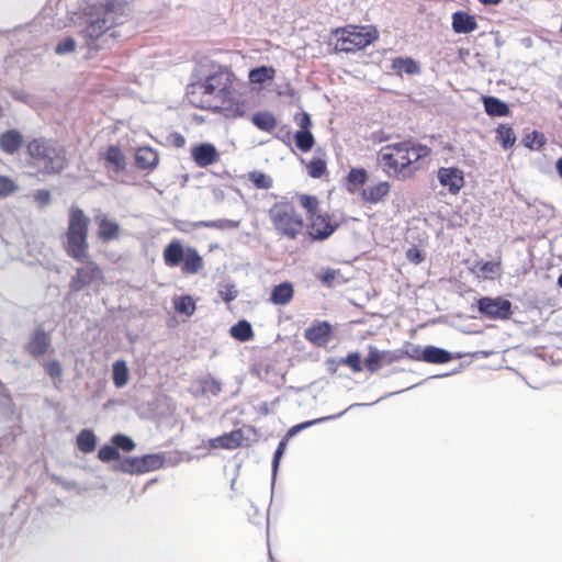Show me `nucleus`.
<instances>
[{
	"instance_id": "22",
	"label": "nucleus",
	"mask_w": 562,
	"mask_h": 562,
	"mask_svg": "<svg viewBox=\"0 0 562 562\" xmlns=\"http://www.w3.org/2000/svg\"><path fill=\"white\" fill-rule=\"evenodd\" d=\"M24 144L22 133L16 130H8L0 134V149L7 155L16 154Z\"/></svg>"
},
{
	"instance_id": "52",
	"label": "nucleus",
	"mask_w": 562,
	"mask_h": 562,
	"mask_svg": "<svg viewBox=\"0 0 562 562\" xmlns=\"http://www.w3.org/2000/svg\"><path fill=\"white\" fill-rule=\"evenodd\" d=\"M33 198L40 206H46L50 202V192L48 190L41 189L34 192Z\"/></svg>"
},
{
	"instance_id": "46",
	"label": "nucleus",
	"mask_w": 562,
	"mask_h": 562,
	"mask_svg": "<svg viewBox=\"0 0 562 562\" xmlns=\"http://www.w3.org/2000/svg\"><path fill=\"white\" fill-rule=\"evenodd\" d=\"M98 458L102 462H110L120 458V452L114 446L104 445L98 451Z\"/></svg>"
},
{
	"instance_id": "35",
	"label": "nucleus",
	"mask_w": 562,
	"mask_h": 562,
	"mask_svg": "<svg viewBox=\"0 0 562 562\" xmlns=\"http://www.w3.org/2000/svg\"><path fill=\"white\" fill-rule=\"evenodd\" d=\"M502 268L501 260L476 262L474 269L476 273L484 279H494L499 274Z\"/></svg>"
},
{
	"instance_id": "6",
	"label": "nucleus",
	"mask_w": 562,
	"mask_h": 562,
	"mask_svg": "<svg viewBox=\"0 0 562 562\" xmlns=\"http://www.w3.org/2000/svg\"><path fill=\"white\" fill-rule=\"evenodd\" d=\"M269 218L279 235L294 240L304 229V220L295 205L288 201L277 202L269 210Z\"/></svg>"
},
{
	"instance_id": "23",
	"label": "nucleus",
	"mask_w": 562,
	"mask_h": 562,
	"mask_svg": "<svg viewBox=\"0 0 562 562\" xmlns=\"http://www.w3.org/2000/svg\"><path fill=\"white\" fill-rule=\"evenodd\" d=\"M391 186L387 181H380L362 189L360 196L363 202L375 204L381 202L390 193Z\"/></svg>"
},
{
	"instance_id": "4",
	"label": "nucleus",
	"mask_w": 562,
	"mask_h": 562,
	"mask_svg": "<svg viewBox=\"0 0 562 562\" xmlns=\"http://www.w3.org/2000/svg\"><path fill=\"white\" fill-rule=\"evenodd\" d=\"M89 226L90 218L85 211L77 205L70 206L64 241V250L68 257L77 261H83L88 257Z\"/></svg>"
},
{
	"instance_id": "60",
	"label": "nucleus",
	"mask_w": 562,
	"mask_h": 562,
	"mask_svg": "<svg viewBox=\"0 0 562 562\" xmlns=\"http://www.w3.org/2000/svg\"><path fill=\"white\" fill-rule=\"evenodd\" d=\"M555 169H557L559 177L562 179V157L557 160Z\"/></svg>"
},
{
	"instance_id": "55",
	"label": "nucleus",
	"mask_w": 562,
	"mask_h": 562,
	"mask_svg": "<svg viewBox=\"0 0 562 562\" xmlns=\"http://www.w3.org/2000/svg\"><path fill=\"white\" fill-rule=\"evenodd\" d=\"M205 389H207L213 394H217L221 391V384L216 380L211 379L210 381L205 382Z\"/></svg>"
},
{
	"instance_id": "2",
	"label": "nucleus",
	"mask_w": 562,
	"mask_h": 562,
	"mask_svg": "<svg viewBox=\"0 0 562 562\" xmlns=\"http://www.w3.org/2000/svg\"><path fill=\"white\" fill-rule=\"evenodd\" d=\"M431 149L412 138L383 146L378 153V161L382 170L397 180L412 179L423 169L424 160Z\"/></svg>"
},
{
	"instance_id": "27",
	"label": "nucleus",
	"mask_w": 562,
	"mask_h": 562,
	"mask_svg": "<svg viewBox=\"0 0 562 562\" xmlns=\"http://www.w3.org/2000/svg\"><path fill=\"white\" fill-rule=\"evenodd\" d=\"M412 358L422 359L423 361L428 362V363L441 364V363L449 362L451 360V355H450V352H448L445 349L434 347V346H428L423 350L422 357L412 356Z\"/></svg>"
},
{
	"instance_id": "40",
	"label": "nucleus",
	"mask_w": 562,
	"mask_h": 562,
	"mask_svg": "<svg viewBox=\"0 0 562 562\" xmlns=\"http://www.w3.org/2000/svg\"><path fill=\"white\" fill-rule=\"evenodd\" d=\"M307 173L314 179L322 178L327 172V162L324 157H313L306 165Z\"/></svg>"
},
{
	"instance_id": "42",
	"label": "nucleus",
	"mask_w": 562,
	"mask_h": 562,
	"mask_svg": "<svg viewBox=\"0 0 562 562\" xmlns=\"http://www.w3.org/2000/svg\"><path fill=\"white\" fill-rule=\"evenodd\" d=\"M247 178L257 189L268 190L272 187V179L261 171H251Z\"/></svg>"
},
{
	"instance_id": "34",
	"label": "nucleus",
	"mask_w": 562,
	"mask_h": 562,
	"mask_svg": "<svg viewBox=\"0 0 562 562\" xmlns=\"http://www.w3.org/2000/svg\"><path fill=\"white\" fill-rule=\"evenodd\" d=\"M76 445L81 452L90 453L97 446L95 435L90 429H82L77 436Z\"/></svg>"
},
{
	"instance_id": "38",
	"label": "nucleus",
	"mask_w": 562,
	"mask_h": 562,
	"mask_svg": "<svg viewBox=\"0 0 562 562\" xmlns=\"http://www.w3.org/2000/svg\"><path fill=\"white\" fill-rule=\"evenodd\" d=\"M128 368L124 360H117L113 363L112 379L116 387H123L128 381Z\"/></svg>"
},
{
	"instance_id": "45",
	"label": "nucleus",
	"mask_w": 562,
	"mask_h": 562,
	"mask_svg": "<svg viewBox=\"0 0 562 562\" xmlns=\"http://www.w3.org/2000/svg\"><path fill=\"white\" fill-rule=\"evenodd\" d=\"M300 204L306 210L307 216L314 213H319L318 199L314 195L302 194L299 198Z\"/></svg>"
},
{
	"instance_id": "39",
	"label": "nucleus",
	"mask_w": 562,
	"mask_h": 562,
	"mask_svg": "<svg viewBox=\"0 0 562 562\" xmlns=\"http://www.w3.org/2000/svg\"><path fill=\"white\" fill-rule=\"evenodd\" d=\"M173 308L179 314L191 316L195 312V302L190 295H181L173 299Z\"/></svg>"
},
{
	"instance_id": "7",
	"label": "nucleus",
	"mask_w": 562,
	"mask_h": 562,
	"mask_svg": "<svg viewBox=\"0 0 562 562\" xmlns=\"http://www.w3.org/2000/svg\"><path fill=\"white\" fill-rule=\"evenodd\" d=\"M165 265L173 268L180 263L184 274H195L203 268V258L193 247L184 248L180 240H171L162 251Z\"/></svg>"
},
{
	"instance_id": "1",
	"label": "nucleus",
	"mask_w": 562,
	"mask_h": 562,
	"mask_svg": "<svg viewBox=\"0 0 562 562\" xmlns=\"http://www.w3.org/2000/svg\"><path fill=\"white\" fill-rule=\"evenodd\" d=\"M245 82L228 65L216 64L210 72L191 86V103L225 119L236 120L247 113Z\"/></svg>"
},
{
	"instance_id": "31",
	"label": "nucleus",
	"mask_w": 562,
	"mask_h": 562,
	"mask_svg": "<svg viewBox=\"0 0 562 562\" xmlns=\"http://www.w3.org/2000/svg\"><path fill=\"white\" fill-rule=\"evenodd\" d=\"M276 74L277 70L272 66H260L250 69L248 79L252 85H262L267 81H272L276 77Z\"/></svg>"
},
{
	"instance_id": "50",
	"label": "nucleus",
	"mask_w": 562,
	"mask_h": 562,
	"mask_svg": "<svg viewBox=\"0 0 562 562\" xmlns=\"http://www.w3.org/2000/svg\"><path fill=\"white\" fill-rule=\"evenodd\" d=\"M220 295L224 302L229 303L237 297L238 291L236 290L235 285L227 284L220 290Z\"/></svg>"
},
{
	"instance_id": "20",
	"label": "nucleus",
	"mask_w": 562,
	"mask_h": 562,
	"mask_svg": "<svg viewBox=\"0 0 562 562\" xmlns=\"http://www.w3.org/2000/svg\"><path fill=\"white\" fill-rule=\"evenodd\" d=\"M326 418H318V419H313V420H307V422H304V423H301V424H297L293 427H291L285 436L283 437V439L279 442L278 447H277V450L274 451V456H273V461H272V465H273V470L276 471L279 467V463H280V460L286 449V445L289 442V440L295 436L297 432H300L301 430L303 429H306L308 427H311L312 425H315L317 423H321L323 420H325Z\"/></svg>"
},
{
	"instance_id": "9",
	"label": "nucleus",
	"mask_w": 562,
	"mask_h": 562,
	"mask_svg": "<svg viewBox=\"0 0 562 562\" xmlns=\"http://www.w3.org/2000/svg\"><path fill=\"white\" fill-rule=\"evenodd\" d=\"M164 462V458L156 453L143 457H127L121 461L119 469L124 473L142 474L162 468Z\"/></svg>"
},
{
	"instance_id": "8",
	"label": "nucleus",
	"mask_w": 562,
	"mask_h": 562,
	"mask_svg": "<svg viewBox=\"0 0 562 562\" xmlns=\"http://www.w3.org/2000/svg\"><path fill=\"white\" fill-rule=\"evenodd\" d=\"M339 227L334 216L319 212L307 216V233L313 240H325L329 238Z\"/></svg>"
},
{
	"instance_id": "56",
	"label": "nucleus",
	"mask_w": 562,
	"mask_h": 562,
	"mask_svg": "<svg viewBox=\"0 0 562 562\" xmlns=\"http://www.w3.org/2000/svg\"><path fill=\"white\" fill-rule=\"evenodd\" d=\"M201 225L204 227H209V228H223L224 227L222 221L202 222Z\"/></svg>"
},
{
	"instance_id": "59",
	"label": "nucleus",
	"mask_w": 562,
	"mask_h": 562,
	"mask_svg": "<svg viewBox=\"0 0 562 562\" xmlns=\"http://www.w3.org/2000/svg\"><path fill=\"white\" fill-rule=\"evenodd\" d=\"M503 0H479V2H481L482 4L484 5H497L502 2Z\"/></svg>"
},
{
	"instance_id": "10",
	"label": "nucleus",
	"mask_w": 562,
	"mask_h": 562,
	"mask_svg": "<svg viewBox=\"0 0 562 562\" xmlns=\"http://www.w3.org/2000/svg\"><path fill=\"white\" fill-rule=\"evenodd\" d=\"M103 280L104 274L101 267L97 262L88 260L83 266L76 269L70 279L69 288L71 292H79L93 282H102Z\"/></svg>"
},
{
	"instance_id": "12",
	"label": "nucleus",
	"mask_w": 562,
	"mask_h": 562,
	"mask_svg": "<svg viewBox=\"0 0 562 562\" xmlns=\"http://www.w3.org/2000/svg\"><path fill=\"white\" fill-rule=\"evenodd\" d=\"M133 0H103L97 10L111 20L114 25L123 23V19L126 18L131 11V3Z\"/></svg>"
},
{
	"instance_id": "61",
	"label": "nucleus",
	"mask_w": 562,
	"mask_h": 562,
	"mask_svg": "<svg viewBox=\"0 0 562 562\" xmlns=\"http://www.w3.org/2000/svg\"><path fill=\"white\" fill-rule=\"evenodd\" d=\"M558 284L562 288V273L560 274V277L558 279Z\"/></svg>"
},
{
	"instance_id": "47",
	"label": "nucleus",
	"mask_w": 562,
	"mask_h": 562,
	"mask_svg": "<svg viewBox=\"0 0 562 562\" xmlns=\"http://www.w3.org/2000/svg\"><path fill=\"white\" fill-rule=\"evenodd\" d=\"M16 190L18 186L10 177L0 175V198L8 196Z\"/></svg>"
},
{
	"instance_id": "13",
	"label": "nucleus",
	"mask_w": 562,
	"mask_h": 562,
	"mask_svg": "<svg viewBox=\"0 0 562 562\" xmlns=\"http://www.w3.org/2000/svg\"><path fill=\"white\" fill-rule=\"evenodd\" d=\"M368 351L363 364L370 373L378 372L383 364H392L401 359L400 356L393 355L390 351L379 350L374 346H369Z\"/></svg>"
},
{
	"instance_id": "54",
	"label": "nucleus",
	"mask_w": 562,
	"mask_h": 562,
	"mask_svg": "<svg viewBox=\"0 0 562 562\" xmlns=\"http://www.w3.org/2000/svg\"><path fill=\"white\" fill-rule=\"evenodd\" d=\"M295 123L300 126V131H310L312 126L311 117L306 112H302L295 115Z\"/></svg>"
},
{
	"instance_id": "58",
	"label": "nucleus",
	"mask_w": 562,
	"mask_h": 562,
	"mask_svg": "<svg viewBox=\"0 0 562 562\" xmlns=\"http://www.w3.org/2000/svg\"><path fill=\"white\" fill-rule=\"evenodd\" d=\"M184 143H186V139H184V137L181 134L176 133L173 135V144L177 147H182L184 145Z\"/></svg>"
},
{
	"instance_id": "51",
	"label": "nucleus",
	"mask_w": 562,
	"mask_h": 562,
	"mask_svg": "<svg viewBox=\"0 0 562 562\" xmlns=\"http://www.w3.org/2000/svg\"><path fill=\"white\" fill-rule=\"evenodd\" d=\"M45 371L50 378H60L63 368L57 360H52L45 363Z\"/></svg>"
},
{
	"instance_id": "25",
	"label": "nucleus",
	"mask_w": 562,
	"mask_h": 562,
	"mask_svg": "<svg viewBox=\"0 0 562 562\" xmlns=\"http://www.w3.org/2000/svg\"><path fill=\"white\" fill-rule=\"evenodd\" d=\"M452 29L458 34H468L477 29V22L474 15L457 11L452 14Z\"/></svg>"
},
{
	"instance_id": "19",
	"label": "nucleus",
	"mask_w": 562,
	"mask_h": 562,
	"mask_svg": "<svg viewBox=\"0 0 562 562\" xmlns=\"http://www.w3.org/2000/svg\"><path fill=\"white\" fill-rule=\"evenodd\" d=\"M100 159L105 162V167L111 168L114 173H122L126 170V157L122 149L116 145H110L100 154Z\"/></svg>"
},
{
	"instance_id": "21",
	"label": "nucleus",
	"mask_w": 562,
	"mask_h": 562,
	"mask_svg": "<svg viewBox=\"0 0 562 562\" xmlns=\"http://www.w3.org/2000/svg\"><path fill=\"white\" fill-rule=\"evenodd\" d=\"M304 336L316 346H325L331 338V326L328 322H318L306 328Z\"/></svg>"
},
{
	"instance_id": "14",
	"label": "nucleus",
	"mask_w": 562,
	"mask_h": 562,
	"mask_svg": "<svg viewBox=\"0 0 562 562\" xmlns=\"http://www.w3.org/2000/svg\"><path fill=\"white\" fill-rule=\"evenodd\" d=\"M114 26L115 25L110 19L102 15L99 10L94 9V12L91 13V19L83 31V35L85 37L94 41L100 38L108 30Z\"/></svg>"
},
{
	"instance_id": "18",
	"label": "nucleus",
	"mask_w": 562,
	"mask_h": 562,
	"mask_svg": "<svg viewBox=\"0 0 562 562\" xmlns=\"http://www.w3.org/2000/svg\"><path fill=\"white\" fill-rule=\"evenodd\" d=\"M245 440L241 429H234L221 436L210 439L209 446L212 449L234 450L243 446Z\"/></svg>"
},
{
	"instance_id": "36",
	"label": "nucleus",
	"mask_w": 562,
	"mask_h": 562,
	"mask_svg": "<svg viewBox=\"0 0 562 562\" xmlns=\"http://www.w3.org/2000/svg\"><path fill=\"white\" fill-rule=\"evenodd\" d=\"M233 338L239 341H248L254 337V330L249 322L241 319L229 329Z\"/></svg>"
},
{
	"instance_id": "29",
	"label": "nucleus",
	"mask_w": 562,
	"mask_h": 562,
	"mask_svg": "<svg viewBox=\"0 0 562 562\" xmlns=\"http://www.w3.org/2000/svg\"><path fill=\"white\" fill-rule=\"evenodd\" d=\"M294 295L293 285L290 282H283L276 285L270 295V301L276 305H285L291 302Z\"/></svg>"
},
{
	"instance_id": "28",
	"label": "nucleus",
	"mask_w": 562,
	"mask_h": 562,
	"mask_svg": "<svg viewBox=\"0 0 562 562\" xmlns=\"http://www.w3.org/2000/svg\"><path fill=\"white\" fill-rule=\"evenodd\" d=\"M391 69L395 71L396 75L402 76L406 75H417L420 72V67L416 60L412 57H395L391 61Z\"/></svg>"
},
{
	"instance_id": "53",
	"label": "nucleus",
	"mask_w": 562,
	"mask_h": 562,
	"mask_svg": "<svg viewBox=\"0 0 562 562\" xmlns=\"http://www.w3.org/2000/svg\"><path fill=\"white\" fill-rule=\"evenodd\" d=\"M406 258L415 265L420 263L425 259L424 255L416 246H413L406 250Z\"/></svg>"
},
{
	"instance_id": "49",
	"label": "nucleus",
	"mask_w": 562,
	"mask_h": 562,
	"mask_svg": "<svg viewBox=\"0 0 562 562\" xmlns=\"http://www.w3.org/2000/svg\"><path fill=\"white\" fill-rule=\"evenodd\" d=\"M76 49V42L72 37L68 36L58 42L55 47V52L57 55H65L68 53H72Z\"/></svg>"
},
{
	"instance_id": "57",
	"label": "nucleus",
	"mask_w": 562,
	"mask_h": 562,
	"mask_svg": "<svg viewBox=\"0 0 562 562\" xmlns=\"http://www.w3.org/2000/svg\"><path fill=\"white\" fill-rule=\"evenodd\" d=\"M336 278V274L334 271H327L323 277H322V281L325 283V284H328L330 285L331 282L335 280Z\"/></svg>"
},
{
	"instance_id": "32",
	"label": "nucleus",
	"mask_w": 562,
	"mask_h": 562,
	"mask_svg": "<svg viewBox=\"0 0 562 562\" xmlns=\"http://www.w3.org/2000/svg\"><path fill=\"white\" fill-rule=\"evenodd\" d=\"M495 139L503 149H509L515 145L517 138L509 124H499L496 128Z\"/></svg>"
},
{
	"instance_id": "17",
	"label": "nucleus",
	"mask_w": 562,
	"mask_h": 562,
	"mask_svg": "<svg viewBox=\"0 0 562 562\" xmlns=\"http://www.w3.org/2000/svg\"><path fill=\"white\" fill-rule=\"evenodd\" d=\"M95 223L98 225L97 236L101 241L110 243L120 238L121 227L116 221L109 218L106 215H98Z\"/></svg>"
},
{
	"instance_id": "33",
	"label": "nucleus",
	"mask_w": 562,
	"mask_h": 562,
	"mask_svg": "<svg viewBox=\"0 0 562 562\" xmlns=\"http://www.w3.org/2000/svg\"><path fill=\"white\" fill-rule=\"evenodd\" d=\"M485 112L491 116H506L509 114L508 105L495 97H484Z\"/></svg>"
},
{
	"instance_id": "5",
	"label": "nucleus",
	"mask_w": 562,
	"mask_h": 562,
	"mask_svg": "<svg viewBox=\"0 0 562 562\" xmlns=\"http://www.w3.org/2000/svg\"><path fill=\"white\" fill-rule=\"evenodd\" d=\"M378 38L379 32L372 25L348 24L331 31L334 50L337 53H356Z\"/></svg>"
},
{
	"instance_id": "30",
	"label": "nucleus",
	"mask_w": 562,
	"mask_h": 562,
	"mask_svg": "<svg viewBox=\"0 0 562 562\" xmlns=\"http://www.w3.org/2000/svg\"><path fill=\"white\" fill-rule=\"evenodd\" d=\"M252 124L260 131L271 133L278 124L276 116L268 111H260L251 116Z\"/></svg>"
},
{
	"instance_id": "11",
	"label": "nucleus",
	"mask_w": 562,
	"mask_h": 562,
	"mask_svg": "<svg viewBox=\"0 0 562 562\" xmlns=\"http://www.w3.org/2000/svg\"><path fill=\"white\" fill-rule=\"evenodd\" d=\"M477 310L490 319H508L512 315V303L498 297L484 296L477 301Z\"/></svg>"
},
{
	"instance_id": "16",
	"label": "nucleus",
	"mask_w": 562,
	"mask_h": 562,
	"mask_svg": "<svg viewBox=\"0 0 562 562\" xmlns=\"http://www.w3.org/2000/svg\"><path fill=\"white\" fill-rule=\"evenodd\" d=\"M191 156L194 162L201 168L213 165L220 159L216 147L211 143H202L193 146L191 148Z\"/></svg>"
},
{
	"instance_id": "43",
	"label": "nucleus",
	"mask_w": 562,
	"mask_h": 562,
	"mask_svg": "<svg viewBox=\"0 0 562 562\" xmlns=\"http://www.w3.org/2000/svg\"><path fill=\"white\" fill-rule=\"evenodd\" d=\"M522 143L529 149H539L546 144V137L542 133L533 131L524 137Z\"/></svg>"
},
{
	"instance_id": "37",
	"label": "nucleus",
	"mask_w": 562,
	"mask_h": 562,
	"mask_svg": "<svg viewBox=\"0 0 562 562\" xmlns=\"http://www.w3.org/2000/svg\"><path fill=\"white\" fill-rule=\"evenodd\" d=\"M347 189L353 192L356 188L363 186L368 180V172L364 168H351L347 175Z\"/></svg>"
},
{
	"instance_id": "15",
	"label": "nucleus",
	"mask_w": 562,
	"mask_h": 562,
	"mask_svg": "<svg viewBox=\"0 0 562 562\" xmlns=\"http://www.w3.org/2000/svg\"><path fill=\"white\" fill-rule=\"evenodd\" d=\"M437 177L440 184L447 187L451 194H458L464 186L462 171L454 167L440 168Z\"/></svg>"
},
{
	"instance_id": "3",
	"label": "nucleus",
	"mask_w": 562,
	"mask_h": 562,
	"mask_svg": "<svg viewBox=\"0 0 562 562\" xmlns=\"http://www.w3.org/2000/svg\"><path fill=\"white\" fill-rule=\"evenodd\" d=\"M26 154L30 164L38 168L44 176L58 175L68 165L66 150L45 137H35L27 142Z\"/></svg>"
},
{
	"instance_id": "44",
	"label": "nucleus",
	"mask_w": 562,
	"mask_h": 562,
	"mask_svg": "<svg viewBox=\"0 0 562 562\" xmlns=\"http://www.w3.org/2000/svg\"><path fill=\"white\" fill-rule=\"evenodd\" d=\"M340 364L348 367L353 373H359L363 370L362 361L358 352H350L345 358L340 359Z\"/></svg>"
},
{
	"instance_id": "48",
	"label": "nucleus",
	"mask_w": 562,
	"mask_h": 562,
	"mask_svg": "<svg viewBox=\"0 0 562 562\" xmlns=\"http://www.w3.org/2000/svg\"><path fill=\"white\" fill-rule=\"evenodd\" d=\"M112 442L116 449L120 448L126 452H130L135 448L134 441L130 437L122 434L114 435L112 437Z\"/></svg>"
},
{
	"instance_id": "26",
	"label": "nucleus",
	"mask_w": 562,
	"mask_h": 562,
	"mask_svg": "<svg viewBox=\"0 0 562 562\" xmlns=\"http://www.w3.org/2000/svg\"><path fill=\"white\" fill-rule=\"evenodd\" d=\"M158 162L159 155L155 149L148 146L137 148L135 154V165L137 168L154 169L157 167Z\"/></svg>"
},
{
	"instance_id": "41",
	"label": "nucleus",
	"mask_w": 562,
	"mask_h": 562,
	"mask_svg": "<svg viewBox=\"0 0 562 562\" xmlns=\"http://www.w3.org/2000/svg\"><path fill=\"white\" fill-rule=\"evenodd\" d=\"M296 147L303 151H310L315 143L314 136L310 131H297L294 135Z\"/></svg>"
},
{
	"instance_id": "24",
	"label": "nucleus",
	"mask_w": 562,
	"mask_h": 562,
	"mask_svg": "<svg viewBox=\"0 0 562 562\" xmlns=\"http://www.w3.org/2000/svg\"><path fill=\"white\" fill-rule=\"evenodd\" d=\"M50 346V338L42 328L36 329L27 344L29 352L37 358L45 355Z\"/></svg>"
}]
</instances>
